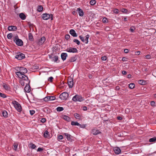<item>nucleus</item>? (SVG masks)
I'll use <instances>...</instances> for the list:
<instances>
[{
	"instance_id": "nucleus-1",
	"label": "nucleus",
	"mask_w": 156,
	"mask_h": 156,
	"mask_svg": "<svg viewBox=\"0 0 156 156\" xmlns=\"http://www.w3.org/2000/svg\"><path fill=\"white\" fill-rule=\"evenodd\" d=\"M17 72L16 74L18 77L20 79H23L25 80H28V77L24 74L27 72V69L23 67H16L15 69Z\"/></svg>"
},
{
	"instance_id": "nucleus-2",
	"label": "nucleus",
	"mask_w": 156,
	"mask_h": 156,
	"mask_svg": "<svg viewBox=\"0 0 156 156\" xmlns=\"http://www.w3.org/2000/svg\"><path fill=\"white\" fill-rule=\"evenodd\" d=\"M13 40L18 46H21L23 45V42L22 40L19 39L18 36L17 35L14 37Z\"/></svg>"
},
{
	"instance_id": "nucleus-3",
	"label": "nucleus",
	"mask_w": 156,
	"mask_h": 156,
	"mask_svg": "<svg viewBox=\"0 0 156 156\" xmlns=\"http://www.w3.org/2000/svg\"><path fill=\"white\" fill-rule=\"evenodd\" d=\"M12 103L15 108L18 112H21L22 111L21 106L18 102L15 101H12Z\"/></svg>"
},
{
	"instance_id": "nucleus-4",
	"label": "nucleus",
	"mask_w": 156,
	"mask_h": 156,
	"mask_svg": "<svg viewBox=\"0 0 156 156\" xmlns=\"http://www.w3.org/2000/svg\"><path fill=\"white\" fill-rule=\"evenodd\" d=\"M72 100L75 102H81L83 100V99L81 96L76 95L73 97L72 98Z\"/></svg>"
},
{
	"instance_id": "nucleus-5",
	"label": "nucleus",
	"mask_w": 156,
	"mask_h": 156,
	"mask_svg": "<svg viewBox=\"0 0 156 156\" xmlns=\"http://www.w3.org/2000/svg\"><path fill=\"white\" fill-rule=\"evenodd\" d=\"M42 17L44 20H47L50 18H51V20H52L53 19L52 14L44 13L42 15Z\"/></svg>"
},
{
	"instance_id": "nucleus-6",
	"label": "nucleus",
	"mask_w": 156,
	"mask_h": 156,
	"mask_svg": "<svg viewBox=\"0 0 156 156\" xmlns=\"http://www.w3.org/2000/svg\"><path fill=\"white\" fill-rule=\"evenodd\" d=\"M68 96L69 94L67 93L64 92L60 94L59 97L62 100H66L67 99Z\"/></svg>"
},
{
	"instance_id": "nucleus-7",
	"label": "nucleus",
	"mask_w": 156,
	"mask_h": 156,
	"mask_svg": "<svg viewBox=\"0 0 156 156\" xmlns=\"http://www.w3.org/2000/svg\"><path fill=\"white\" fill-rule=\"evenodd\" d=\"M24 58V55L21 53H18L15 56V58L19 60H21Z\"/></svg>"
},
{
	"instance_id": "nucleus-8",
	"label": "nucleus",
	"mask_w": 156,
	"mask_h": 156,
	"mask_svg": "<svg viewBox=\"0 0 156 156\" xmlns=\"http://www.w3.org/2000/svg\"><path fill=\"white\" fill-rule=\"evenodd\" d=\"M66 51L69 53H76L77 52V50L76 48L70 47L67 48Z\"/></svg>"
},
{
	"instance_id": "nucleus-9",
	"label": "nucleus",
	"mask_w": 156,
	"mask_h": 156,
	"mask_svg": "<svg viewBox=\"0 0 156 156\" xmlns=\"http://www.w3.org/2000/svg\"><path fill=\"white\" fill-rule=\"evenodd\" d=\"M55 97L54 96H48L46 97L43 98V100L45 101H53L55 100Z\"/></svg>"
},
{
	"instance_id": "nucleus-10",
	"label": "nucleus",
	"mask_w": 156,
	"mask_h": 156,
	"mask_svg": "<svg viewBox=\"0 0 156 156\" xmlns=\"http://www.w3.org/2000/svg\"><path fill=\"white\" fill-rule=\"evenodd\" d=\"M68 85L69 88H72L74 85L73 80L71 77L69 78L68 81Z\"/></svg>"
},
{
	"instance_id": "nucleus-11",
	"label": "nucleus",
	"mask_w": 156,
	"mask_h": 156,
	"mask_svg": "<svg viewBox=\"0 0 156 156\" xmlns=\"http://www.w3.org/2000/svg\"><path fill=\"white\" fill-rule=\"evenodd\" d=\"M21 80L20 81V83L22 86H24L25 84L26 85L27 83H30V81L28 79V80H25L23 79H21Z\"/></svg>"
},
{
	"instance_id": "nucleus-12",
	"label": "nucleus",
	"mask_w": 156,
	"mask_h": 156,
	"mask_svg": "<svg viewBox=\"0 0 156 156\" xmlns=\"http://www.w3.org/2000/svg\"><path fill=\"white\" fill-rule=\"evenodd\" d=\"M46 39L44 37H41L39 41L38 42V44L39 45H42V44L45 42V41Z\"/></svg>"
},
{
	"instance_id": "nucleus-13",
	"label": "nucleus",
	"mask_w": 156,
	"mask_h": 156,
	"mask_svg": "<svg viewBox=\"0 0 156 156\" xmlns=\"http://www.w3.org/2000/svg\"><path fill=\"white\" fill-rule=\"evenodd\" d=\"M17 29V27L15 26H9L8 28V29L9 31H16Z\"/></svg>"
},
{
	"instance_id": "nucleus-14",
	"label": "nucleus",
	"mask_w": 156,
	"mask_h": 156,
	"mask_svg": "<svg viewBox=\"0 0 156 156\" xmlns=\"http://www.w3.org/2000/svg\"><path fill=\"white\" fill-rule=\"evenodd\" d=\"M67 56V54L66 53H62L61 55V58L63 61L66 60Z\"/></svg>"
},
{
	"instance_id": "nucleus-15",
	"label": "nucleus",
	"mask_w": 156,
	"mask_h": 156,
	"mask_svg": "<svg viewBox=\"0 0 156 156\" xmlns=\"http://www.w3.org/2000/svg\"><path fill=\"white\" fill-rule=\"evenodd\" d=\"M2 87L5 89V90L7 91H10V88L9 86L7 84L3 83L2 85Z\"/></svg>"
},
{
	"instance_id": "nucleus-16",
	"label": "nucleus",
	"mask_w": 156,
	"mask_h": 156,
	"mask_svg": "<svg viewBox=\"0 0 156 156\" xmlns=\"http://www.w3.org/2000/svg\"><path fill=\"white\" fill-rule=\"evenodd\" d=\"M70 34L73 37H76L77 35L76 31L73 29H71L69 31Z\"/></svg>"
},
{
	"instance_id": "nucleus-17",
	"label": "nucleus",
	"mask_w": 156,
	"mask_h": 156,
	"mask_svg": "<svg viewBox=\"0 0 156 156\" xmlns=\"http://www.w3.org/2000/svg\"><path fill=\"white\" fill-rule=\"evenodd\" d=\"M114 150L115 154H119L121 152V150L119 147L114 148Z\"/></svg>"
},
{
	"instance_id": "nucleus-18",
	"label": "nucleus",
	"mask_w": 156,
	"mask_h": 156,
	"mask_svg": "<svg viewBox=\"0 0 156 156\" xmlns=\"http://www.w3.org/2000/svg\"><path fill=\"white\" fill-rule=\"evenodd\" d=\"M92 134L94 135H97L101 133V132H100L99 130H96L95 129H94L92 130Z\"/></svg>"
},
{
	"instance_id": "nucleus-19",
	"label": "nucleus",
	"mask_w": 156,
	"mask_h": 156,
	"mask_svg": "<svg viewBox=\"0 0 156 156\" xmlns=\"http://www.w3.org/2000/svg\"><path fill=\"white\" fill-rule=\"evenodd\" d=\"M77 11L78 12L79 15L80 16H83V10L80 8L77 9Z\"/></svg>"
},
{
	"instance_id": "nucleus-20",
	"label": "nucleus",
	"mask_w": 156,
	"mask_h": 156,
	"mask_svg": "<svg viewBox=\"0 0 156 156\" xmlns=\"http://www.w3.org/2000/svg\"><path fill=\"white\" fill-rule=\"evenodd\" d=\"M64 135L66 136L68 140L71 141L72 140L71 136L70 135L67 133H64Z\"/></svg>"
},
{
	"instance_id": "nucleus-21",
	"label": "nucleus",
	"mask_w": 156,
	"mask_h": 156,
	"mask_svg": "<svg viewBox=\"0 0 156 156\" xmlns=\"http://www.w3.org/2000/svg\"><path fill=\"white\" fill-rule=\"evenodd\" d=\"M19 16L22 20H24L26 19V16L24 13H21L19 14Z\"/></svg>"
},
{
	"instance_id": "nucleus-22",
	"label": "nucleus",
	"mask_w": 156,
	"mask_h": 156,
	"mask_svg": "<svg viewBox=\"0 0 156 156\" xmlns=\"http://www.w3.org/2000/svg\"><path fill=\"white\" fill-rule=\"evenodd\" d=\"M62 118L68 122L70 120V118L69 116L65 115H62Z\"/></svg>"
},
{
	"instance_id": "nucleus-23",
	"label": "nucleus",
	"mask_w": 156,
	"mask_h": 156,
	"mask_svg": "<svg viewBox=\"0 0 156 156\" xmlns=\"http://www.w3.org/2000/svg\"><path fill=\"white\" fill-rule=\"evenodd\" d=\"M24 90L26 92L29 93L30 91V86L26 85L25 87Z\"/></svg>"
},
{
	"instance_id": "nucleus-24",
	"label": "nucleus",
	"mask_w": 156,
	"mask_h": 156,
	"mask_svg": "<svg viewBox=\"0 0 156 156\" xmlns=\"http://www.w3.org/2000/svg\"><path fill=\"white\" fill-rule=\"evenodd\" d=\"M74 115L76 119H80L81 117L80 115L77 113H75Z\"/></svg>"
},
{
	"instance_id": "nucleus-25",
	"label": "nucleus",
	"mask_w": 156,
	"mask_h": 156,
	"mask_svg": "<svg viewBox=\"0 0 156 156\" xmlns=\"http://www.w3.org/2000/svg\"><path fill=\"white\" fill-rule=\"evenodd\" d=\"M71 124L72 126H80V127H82L81 126V125L79 123L77 122H75L74 121H72L71 122Z\"/></svg>"
},
{
	"instance_id": "nucleus-26",
	"label": "nucleus",
	"mask_w": 156,
	"mask_h": 156,
	"mask_svg": "<svg viewBox=\"0 0 156 156\" xmlns=\"http://www.w3.org/2000/svg\"><path fill=\"white\" fill-rule=\"evenodd\" d=\"M28 38L30 41H33L34 40V38L33 36L32 35L31 33H29L28 34Z\"/></svg>"
},
{
	"instance_id": "nucleus-27",
	"label": "nucleus",
	"mask_w": 156,
	"mask_h": 156,
	"mask_svg": "<svg viewBox=\"0 0 156 156\" xmlns=\"http://www.w3.org/2000/svg\"><path fill=\"white\" fill-rule=\"evenodd\" d=\"M2 114L3 116L5 118H7L8 116V114L7 112L5 110L3 111Z\"/></svg>"
},
{
	"instance_id": "nucleus-28",
	"label": "nucleus",
	"mask_w": 156,
	"mask_h": 156,
	"mask_svg": "<svg viewBox=\"0 0 156 156\" xmlns=\"http://www.w3.org/2000/svg\"><path fill=\"white\" fill-rule=\"evenodd\" d=\"M56 110L57 112H60L63 111L64 110V108L62 107H58L56 108Z\"/></svg>"
},
{
	"instance_id": "nucleus-29",
	"label": "nucleus",
	"mask_w": 156,
	"mask_h": 156,
	"mask_svg": "<svg viewBox=\"0 0 156 156\" xmlns=\"http://www.w3.org/2000/svg\"><path fill=\"white\" fill-rule=\"evenodd\" d=\"M89 37L90 35L89 34H87L86 36L85 39V42L86 44H87L88 43Z\"/></svg>"
},
{
	"instance_id": "nucleus-30",
	"label": "nucleus",
	"mask_w": 156,
	"mask_h": 156,
	"mask_svg": "<svg viewBox=\"0 0 156 156\" xmlns=\"http://www.w3.org/2000/svg\"><path fill=\"white\" fill-rule=\"evenodd\" d=\"M44 136L45 138H48L49 137V132L48 131H45L44 134Z\"/></svg>"
},
{
	"instance_id": "nucleus-31",
	"label": "nucleus",
	"mask_w": 156,
	"mask_h": 156,
	"mask_svg": "<svg viewBox=\"0 0 156 156\" xmlns=\"http://www.w3.org/2000/svg\"><path fill=\"white\" fill-rule=\"evenodd\" d=\"M29 147L32 149H35L36 147V146L34 144L31 143L30 144Z\"/></svg>"
},
{
	"instance_id": "nucleus-32",
	"label": "nucleus",
	"mask_w": 156,
	"mask_h": 156,
	"mask_svg": "<svg viewBox=\"0 0 156 156\" xmlns=\"http://www.w3.org/2000/svg\"><path fill=\"white\" fill-rule=\"evenodd\" d=\"M43 9V7L41 5H39L37 8V10L39 12H41Z\"/></svg>"
},
{
	"instance_id": "nucleus-33",
	"label": "nucleus",
	"mask_w": 156,
	"mask_h": 156,
	"mask_svg": "<svg viewBox=\"0 0 156 156\" xmlns=\"http://www.w3.org/2000/svg\"><path fill=\"white\" fill-rule=\"evenodd\" d=\"M139 83L141 85H144L146 84V81L143 80H140L139 81Z\"/></svg>"
},
{
	"instance_id": "nucleus-34",
	"label": "nucleus",
	"mask_w": 156,
	"mask_h": 156,
	"mask_svg": "<svg viewBox=\"0 0 156 156\" xmlns=\"http://www.w3.org/2000/svg\"><path fill=\"white\" fill-rule=\"evenodd\" d=\"M156 141V137H154L153 138H151L149 139V141L151 142H153Z\"/></svg>"
},
{
	"instance_id": "nucleus-35",
	"label": "nucleus",
	"mask_w": 156,
	"mask_h": 156,
	"mask_svg": "<svg viewBox=\"0 0 156 156\" xmlns=\"http://www.w3.org/2000/svg\"><path fill=\"white\" fill-rule=\"evenodd\" d=\"M121 11L123 13L127 14L128 13V10L126 9L125 8H122L121 9Z\"/></svg>"
},
{
	"instance_id": "nucleus-36",
	"label": "nucleus",
	"mask_w": 156,
	"mask_h": 156,
	"mask_svg": "<svg viewBox=\"0 0 156 156\" xmlns=\"http://www.w3.org/2000/svg\"><path fill=\"white\" fill-rule=\"evenodd\" d=\"M129 87L131 89H133L135 87V85L133 83H130L129 84Z\"/></svg>"
},
{
	"instance_id": "nucleus-37",
	"label": "nucleus",
	"mask_w": 156,
	"mask_h": 156,
	"mask_svg": "<svg viewBox=\"0 0 156 156\" xmlns=\"http://www.w3.org/2000/svg\"><path fill=\"white\" fill-rule=\"evenodd\" d=\"M96 2L95 0H92L90 2V4L92 5H93L96 4Z\"/></svg>"
},
{
	"instance_id": "nucleus-38",
	"label": "nucleus",
	"mask_w": 156,
	"mask_h": 156,
	"mask_svg": "<svg viewBox=\"0 0 156 156\" xmlns=\"http://www.w3.org/2000/svg\"><path fill=\"white\" fill-rule=\"evenodd\" d=\"M73 41L76 43L77 45H79L80 44V41L77 39H74L73 40Z\"/></svg>"
},
{
	"instance_id": "nucleus-39",
	"label": "nucleus",
	"mask_w": 156,
	"mask_h": 156,
	"mask_svg": "<svg viewBox=\"0 0 156 156\" xmlns=\"http://www.w3.org/2000/svg\"><path fill=\"white\" fill-rule=\"evenodd\" d=\"M0 96L3 98H5L7 97V96L5 94L1 92H0Z\"/></svg>"
},
{
	"instance_id": "nucleus-40",
	"label": "nucleus",
	"mask_w": 156,
	"mask_h": 156,
	"mask_svg": "<svg viewBox=\"0 0 156 156\" xmlns=\"http://www.w3.org/2000/svg\"><path fill=\"white\" fill-rule=\"evenodd\" d=\"M102 22L104 23H106L108 22V20L107 18L104 17L102 19Z\"/></svg>"
},
{
	"instance_id": "nucleus-41",
	"label": "nucleus",
	"mask_w": 156,
	"mask_h": 156,
	"mask_svg": "<svg viewBox=\"0 0 156 156\" xmlns=\"http://www.w3.org/2000/svg\"><path fill=\"white\" fill-rule=\"evenodd\" d=\"M113 12L115 14H118L119 13V11L117 9H115L113 10Z\"/></svg>"
},
{
	"instance_id": "nucleus-42",
	"label": "nucleus",
	"mask_w": 156,
	"mask_h": 156,
	"mask_svg": "<svg viewBox=\"0 0 156 156\" xmlns=\"http://www.w3.org/2000/svg\"><path fill=\"white\" fill-rule=\"evenodd\" d=\"M12 37V33L9 34L7 36V37L8 39H10Z\"/></svg>"
},
{
	"instance_id": "nucleus-43",
	"label": "nucleus",
	"mask_w": 156,
	"mask_h": 156,
	"mask_svg": "<svg viewBox=\"0 0 156 156\" xmlns=\"http://www.w3.org/2000/svg\"><path fill=\"white\" fill-rule=\"evenodd\" d=\"M53 60L55 62H57L58 59V57L57 56H55L54 57H53Z\"/></svg>"
},
{
	"instance_id": "nucleus-44",
	"label": "nucleus",
	"mask_w": 156,
	"mask_h": 156,
	"mask_svg": "<svg viewBox=\"0 0 156 156\" xmlns=\"http://www.w3.org/2000/svg\"><path fill=\"white\" fill-rule=\"evenodd\" d=\"M76 60V59L75 57H72L70 59V62H74Z\"/></svg>"
},
{
	"instance_id": "nucleus-45",
	"label": "nucleus",
	"mask_w": 156,
	"mask_h": 156,
	"mask_svg": "<svg viewBox=\"0 0 156 156\" xmlns=\"http://www.w3.org/2000/svg\"><path fill=\"white\" fill-rule=\"evenodd\" d=\"M79 37L82 42H85V39L82 36H80Z\"/></svg>"
},
{
	"instance_id": "nucleus-46",
	"label": "nucleus",
	"mask_w": 156,
	"mask_h": 156,
	"mask_svg": "<svg viewBox=\"0 0 156 156\" xmlns=\"http://www.w3.org/2000/svg\"><path fill=\"white\" fill-rule=\"evenodd\" d=\"M63 139V136L62 135H60L58 136V140H61Z\"/></svg>"
},
{
	"instance_id": "nucleus-47",
	"label": "nucleus",
	"mask_w": 156,
	"mask_h": 156,
	"mask_svg": "<svg viewBox=\"0 0 156 156\" xmlns=\"http://www.w3.org/2000/svg\"><path fill=\"white\" fill-rule=\"evenodd\" d=\"M70 37V36L69 34H66L65 36V39L66 40H68Z\"/></svg>"
},
{
	"instance_id": "nucleus-48",
	"label": "nucleus",
	"mask_w": 156,
	"mask_h": 156,
	"mask_svg": "<svg viewBox=\"0 0 156 156\" xmlns=\"http://www.w3.org/2000/svg\"><path fill=\"white\" fill-rule=\"evenodd\" d=\"M41 122H42V123H44L46 121V119L45 118H42L41 119Z\"/></svg>"
},
{
	"instance_id": "nucleus-49",
	"label": "nucleus",
	"mask_w": 156,
	"mask_h": 156,
	"mask_svg": "<svg viewBox=\"0 0 156 156\" xmlns=\"http://www.w3.org/2000/svg\"><path fill=\"white\" fill-rule=\"evenodd\" d=\"M30 115H34L35 112V111L33 110H30Z\"/></svg>"
},
{
	"instance_id": "nucleus-50",
	"label": "nucleus",
	"mask_w": 156,
	"mask_h": 156,
	"mask_svg": "<svg viewBox=\"0 0 156 156\" xmlns=\"http://www.w3.org/2000/svg\"><path fill=\"white\" fill-rule=\"evenodd\" d=\"M151 58L150 55H147L146 56V58L147 59H150Z\"/></svg>"
},
{
	"instance_id": "nucleus-51",
	"label": "nucleus",
	"mask_w": 156,
	"mask_h": 156,
	"mask_svg": "<svg viewBox=\"0 0 156 156\" xmlns=\"http://www.w3.org/2000/svg\"><path fill=\"white\" fill-rule=\"evenodd\" d=\"M122 61H123L124 62V61H127V58L126 57H123L122 58Z\"/></svg>"
},
{
	"instance_id": "nucleus-52",
	"label": "nucleus",
	"mask_w": 156,
	"mask_h": 156,
	"mask_svg": "<svg viewBox=\"0 0 156 156\" xmlns=\"http://www.w3.org/2000/svg\"><path fill=\"white\" fill-rule=\"evenodd\" d=\"M43 150V149L42 148L39 147L37 150V151H41Z\"/></svg>"
},
{
	"instance_id": "nucleus-53",
	"label": "nucleus",
	"mask_w": 156,
	"mask_h": 156,
	"mask_svg": "<svg viewBox=\"0 0 156 156\" xmlns=\"http://www.w3.org/2000/svg\"><path fill=\"white\" fill-rule=\"evenodd\" d=\"M53 79V78L51 76V77H49L48 79V80L50 82H52V80Z\"/></svg>"
},
{
	"instance_id": "nucleus-54",
	"label": "nucleus",
	"mask_w": 156,
	"mask_h": 156,
	"mask_svg": "<svg viewBox=\"0 0 156 156\" xmlns=\"http://www.w3.org/2000/svg\"><path fill=\"white\" fill-rule=\"evenodd\" d=\"M155 102L154 101H151V105L152 106H155Z\"/></svg>"
},
{
	"instance_id": "nucleus-55",
	"label": "nucleus",
	"mask_w": 156,
	"mask_h": 156,
	"mask_svg": "<svg viewBox=\"0 0 156 156\" xmlns=\"http://www.w3.org/2000/svg\"><path fill=\"white\" fill-rule=\"evenodd\" d=\"M107 59V58L106 56H103L101 57V59L103 61H105Z\"/></svg>"
},
{
	"instance_id": "nucleus-56",
	"label": "nucleus",
	"mask_w": 156,
	"mask_h": 156,
	"mask_svg": "<svg viewBox=\"0 0 156 156\" xmlns=\"http://www.w3.org/2000/svg\"><path fill=\"white\" fill-rule=\"evenodd\" d=\"M129 50L127 49H125L124 50V52L126 53H128L129 52Z\"/></svg>"
},
{
	"instance_id": "nucleus-57",
	"label": "nucleus",
	"mask_w": 156,
	"mask_h": 156,
	"mask_svg": "<svg viewBox=\"0 0 156 156\" xmlns=\"http://www.w3.org/2000/svg\"><path fill=\"white\" fill-rule=\"evenodd\" d=\"M129 30L131 32H133L134 29L132 27H131L130 28Z\"/></svg>"
},
{
	"instance_id": "nucleus-58",
	"label": "nucleus",
	"mask_w": 156,
	"mask_h": 156,
	"mask_svg": "<svg viewBox=\"0 0 156 156\" xmlns=\"http://www.w3.org/2000/svg\"><path fill=\"white\" fill-rule=\"evenodd\" d=\"M87 110V106H84L83 107V110L85 111Z\"/></svg>"
},
{
	"instance_id": "nucleus-59",
	"label": "nucleus",
	"mask_w": 156,
	"mask_h": 156,
	"mask_svg": "<svg viewBox=\"0 0 156 156\" xmlns=\"http://www.w3.org/2000/svg\"><path fill=\"white\" fill-rule=\"evenodd\" d=\"M120 88L119 86H117L115 87V90H119Z\"/></svg>"
},
{
	"instance_id": "nucleus-60",
	"label": "nucleus",
	"mask_w": 156,
	"mask_h": 156,
	"mask_svg": "<svg viewBox=\"0 0 156 156\" xmlns=\"http://www.w3.org/2000/svg\"><path fill=\"white\" fill-rule=\"evenodd\" d=\"M18 144H14V147L15 149H16L17 148Z\"/></svg>"
},
{
	"instance_id": "nucleus-61",
	"label": "nucleus",
	"mask_w": 156,
	"mask_h": 156,
	"mask_svg": "<svg viewBox=\"0 0 156 156\" xmlns=\"http://www.w3.org/2000/svg\"><path fill=\"white\" fill-rule=\"evenodd\" d=\"M128 20V18H127V17H125L124 18V19H123V21H127Z\"/></svg>"
},
{
	"instance_id": "nucleus-62",
	"label": "nucleus",
	"mask_w": 156,
	"mask_h": 156,
	"mask_svg": "<svg viewBox=\"0 0 156 156\" xmlns=\"http://www.w3.org/2000/svg\"><path fill=\"white\" fill-rule=\"evenodd\" d=\"M117 119L119 120H122V118L120 116H118L117 117Z\"/></svg>"
},
{
	"instance_id": "nucleus-63",
	"label": "nucleus",
	"mask_w": 156,
	"mask_h": 156,
	"mask_svg": "<svg viewBox=\"0 0 156 156\" xmlns=\"http://www.w3.org/2000/svg\"><path fill=\"white\" fill-rule=\"evenodd\" d=\"M140 51H137L135 52L136 55H139L140 54Z\"/></svg>"
},
{
	"instance_id": "nucleus-64",
	"label": "nucleus",
	"mask_w": 156,
	"mask_h": 156,
	"mask_svg": "<svg viewBox=\"0 0 156 156\" xmlns=\"http://www.w3.org/2000/svg\"><path fill=\"white\" fill-rule=\"evenodd\" d=\"M122 73L123 75H126V72L125 71H123L122 72Z\"/></svg>"
}]
</instances>
